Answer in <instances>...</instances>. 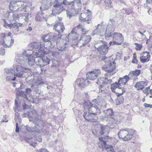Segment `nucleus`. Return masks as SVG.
Segmentation results:
<instances>
[{
  "mask_svg": "<svg viewBox=\"0 0 152 152\" xmlns=\"http://www.w3.org/2000/svg\"><path fill=\"white\" fill-rule=\"evenodd\" d=\"M57 38L56 36L53 33H50L42 37V39L45 43L43 45L45 48L44 52L41 51L39 53L41 54L42 55L44 53H50L51 50L55 46L56 40Z\"/></svg>",
  "mask_w": 152,
  "mask_h": 152,
  "instance_id": "f257e3e1",
  "label": "nucleus"
},
{
  "mask_svg": "<svg viewBox=\"0 0 152 152\" xmlns=\"http://www.w3.org/2000/svg\"><path fill=\"white\" fill-rule=\"evenodd\" d=\"M109 57H106L104 56L103 57L102 60L105 63V65L103 66L102 68L103 70H104L107 72L105 74V76H108L109 77L115 73L114 72V70L115 69V63L113 60L112 61Z\"/></svg>",
  "mask_w": 152,
  "mask_h": 152,
  "instance_id": "f03ea898",
  "label": "nucleus"
},
{
  "mask_svg": "<svg viewBox=\"0 0 152 152\" xmlns=\"http://www.w3.org/2000/svg\"><path fill=\"white\" fill-rule=\"evenodd\" d=\"M129 77L128 75H125L122 78H120L118 80V83L116 82L111 85V88L112 91L115 92L118 90L120 91L118 94L122 95L124 93V91L122 88V86L126 84L127 82L129 80Z\"/></svg>",
  "mask_w": 152,
  "mask_h": 152,
  "instance_id": "7ed1b4c3",
  "label": "nucleus"
},
{
  "mask_svg": "<svg viewBox=\"0 0 152 152\" xmlns=\"http://www.w3.org/2000/svg\"><path fill=\"white\" fill-rule=\"evenodd\" d=\"M42 46H41L40 49L41 51H38L35 53V56L36 57V61H37V62H36L37 65H38L40 68L42 66L49 64L50 61V59L47 57L44 56L45 54H49V53H44L42 55L41 54L40 52L43 51L44 52V48H42Z\"/></svg>",
  "mask_w": 152,
  "mask_h": 152,
  "instance_id": "20e7f679",
  "label": "nucleus"
},
{
  "mask_svg": "<svg viewBox=\"0 0 152 152\" xmlns=\"http://www.w3.org/2000/svg\"><path fill=\"white\" fill-rule=\"evenodd\" d=\"M12 34L9 32L7 34L4 33H0V45H1L5 48L12 46L14 43V40L12 39Z\"/></svg>",
  "mask_w": 152,
  "mask_h": 152,
  "instance_id": "39448f33",
  "label": "nucleus"
},
{
  "mask_svg": "<svg viewBox=\"0 0 152 152\" xmlns=\"http://www.w3.org/2000/svg\"><path fill=\"white\" fill-rule=\"evenodd\" d=\"M104 120L107 122L108 126L110 128H113L115 125L118 122L117 120L115 119V117H113V112L111 109H107L104 111Z\"/></svg>",
  "mask_w": 152,
  "mask_h": 152,
  "instance_id": "423d86ee",
  "label": "nucleus"
},
{
  "mask_svg": "<svg viewBox=\"0 0 152 152\" xmlns=\"http://www.w3.org/2000/svg\"><path fill=\"white\" fill-rule=\"evenodd\" d=\"M88 32V30L84 28L83 26L79 24L72 29L71 33L69 34V36L70 37H72V39L74 40L78 38V35L80 33L83 35Z\"/></svg>",
  "mask_w": 152,
  "mask_h": 152,
  "instance_id": "0eeeda50",
  "label": "nucleus"
},
{
  "mask_svg": "<svg viewBox=\"0 0 152 152\" xmlns=\"http://www.w3.org/2000/svg\"><path fill=\"white\" fill-rule=\"evenodd\" d=\"M134 132V130L126 128L121 129L118 134L120 138H122L124 141H126L132 138Z\"/></svg>",
  "mask_w": 152,
  "mask_h": 152,
  "instance_id": "6e6552de",
  "label": "nucleus"
},
{
  "mask_svg": "<svg viewBox=\"0 0 152 152\" xmlns=\"http://www.w3.org/2000/svg\"><path fill=\"white\" fill-rule=\"evenodd\" d=\"M69 4H67L68 6L67 9V15L70 18L72 16H75L77 14L78 10L80 8L77 6L76 4L72 1H70Z\"/></svg>",
  "mask_w": 152,
  "mask_h": 152,
  "instance_id": "1a4fd4ad",
  "label": "nucleus"
},
{
  "mask_svg": "<svg viewBox=\"0 0 152 152\" xmlns=\"http://www.w3.org/2000/svg\"><path fill=\"white\" fill-rule=\"evenodd\" d=\"M53 4L54 8L51 14L52 16H53L56 14H59L65 9L64 5L62 4L61 3L58 2L57 0H55Z\"/></svg>",
  "mask_w": 152,
  "mask_h": 152,
  "instance_id": "9d476101",
  "label": "nucleus"
},
{
  "mask_svg": "<svg viewBox=\"0 0 152 152\" xmlns=\"http://www.w3.org/2000/svg\"><path fill=\"white\" fill-rule=\"evenodd\" d=\"M13 69L14 70V75L20 78L23 77V72H30L31 71L30 69L19 65L14 66Z\"/></svg>",
  "mask_w": 152,
  "mask_h": 152,
  "instance_id": "9b49d317",
  "label": "nucleus"
},
{
  "mask_svg": "<svg viewBox=\"0 0 152 152\" xmlns=\"http://www.w3.org/2000/svg\"><path fill=\"white\" fill-rule=\"evenodd\" d=\"M97 42L94 46L97 50L99 52H103L104 54H106L109 49L107 42L102 41H99Z\"/></svg>",
  "mask_w": 152,
  "mask_h": 152,
  "instance_id": "f8f14e48",
  "label": "nucleus"
},
{
  "mask_svg": "<svg viewBox=\"0 0 152 152\" xmlns=\"http://www.w3.org/2000/svg\"><path fill=\"white\" fill-rule=\"evenodd\" d=\"M86 104L88 105V111L92 113L93 115L96 116V115L100 114L101 110L97 105L90 102H87Z\"/></svg>",
  "mask_w": 152,
  "mask_h": 152,
  "instance_id": "ddd939ff",
  "label": "nucleus"
},
{
  "mask_svg": "<svg viewBox=\"0 0 152 152\" xmlns=\"http://www.w3.org/2000/svg\"><path fill=\"white\" fill-rule=\"evenodd\" d=\"M60 39V42H56L58 49L60 51H64L66 50L67 48L68 45L69 40L68 38L65 39H61L60 38H58L57 41Z\"/></svg>",
  "mask_w": 152,
  "mask_h": 152,
  "instance_id": "4468645a",
  "label": "nucleus"
},
{
  "mask_svg": "<svg viewBox=\"0 0 152 152\" xmlns=\"http://www.w3.org/2000/svg\"><path fill=\"white\" fill-rule=\"evenodd\" d=\"M7 14H8V17L10 18V16H12L13 18V20L16 21V20L18 19L19 17V16H21V18L24 20V21L26 22H27L28 20V16L29 13H23L21 15H19L17 13H13L12 12H10L8 13L7 12Z\"/></svg>",
  "mask_w": 152,
  "mask_h": 152,
  "instance_id": "2eb2a0df",
  "label": "nucleus"
},
{
  "mask_svg": "<svg viewBox=\"0 0 152 152\" xmlns=\"http://www.w3.org/2000/svg\"><path fill=\"white\" fill-rule=\"evenodd\" d=\"M103 22H102L101 24H98L96 29L94 30L91 33V35L94 36L95 35L102 36L103 35L104 29L103 26L104 25Z\"/></svg>",
  "mask_w": 152,
  "mask_h": 152,
  "instance_id": "dca6fc26",
  "label": "nucleus"
},
{
  "mask_svg": "<svg viewBox=\"0 0 152 152\" xmlns=\"http://www.w3.org/2000/svg\"><path fill=\"white\" fill-rule=\"evenodd\" d=\"M3 26L4 28H10L12 30L13 33L17 32L19 31L18 25L16 23L8 24L5 20H3Z\"/></svg>",
  "mask_w": 152,
  "mask_h": 152,
  "instance_id": "f3484780",
  "label": "nucleus"
},
{
  "mask_svg": "<svg viewBox=\"0 0 152 152\" xmlns=\"http://www.w3.org/2000/svg\"><path fill=\"white\" fill-rule=\"evenodd\" d=\"M100 71L98 69H95L93 71L89 72L87 74V79L91 80L96 79L100 74Z\"/></svg>",
  "mask_w": 152,
  "mask_h": 152,
  "instance_id": "a211bd4d",
  "label": "nucleus"
},
{
  "mask_svg": "<svg viewBox=\"0 0 152 152\" xmlns=\"http://www.w3.org/2000/svg\"><path fill=\"white\" fill-rule=\"evenodd\" d=\"M76 85L81 88H84L86 86L90 84V82L88 79H85L82 77L77 79L76 81Z\"/></svg>",
  "mask_w": 152,
  "mask_h": 152,
  "instance_id": "6ab92c4d",
  "label": "nucleus"
},
{
  "mask_svg": "<svg viewBox=\"0 0 152 152\" xmlns=\"http://www.w3.org/2000/svg\"><path fill=\"white\" fill-rule=\"evenodd\" d=\"M85 12L81 13L79 17V20L82 22L88 21L91 19L90 11L87 10Z\"/></svg>",
  "mask_w": 152,
  "mask_h": 152,
  "instance_id": "aec40b11",
  "label": "nucleus"
},
{
  "mask_svg": "<svg viewBox=\"0 0 152 152\" xmlns=\"http://www.w3.org/2000/svg\"><path fill=\"white\" fill-rule=\"evenodd\" d=\"M91 39V37L90 35H81L78 43L81 45L80 47L83 46L87 45Z\"/></svg>",
  "mask_w": 152,
  "mask_h": 152,
  "instance_id": "412c9836",
  "label": "nucleus"
},
{
  "mask_svg": "<svg viewBox=\"0 0 152 152\" xmlns=\"http://www.w3.org/2000/svg\"><path fill=\"white\" fill-rule=\"evenodd\" d=\"M25 5L24 3L22 1H17L16 2L12 1L11 2L9 5V8L10 10L12 11H16L17 9H18V8H17L16 6L20 7L24 6Z\"/></svg>",
  "mask_w": 152,
  "mask_h": 152,
  "instance_id": "4be33fe9",
  "label": "nucleus"
},
{
  "mask_svg": "<svg viewBox=\"0 0 152 152\" xmlns=\"http://www.w3.org/2000/svg\"><path fill=\"white\" fill-rule=\"evenodd\" d=\"M65 29L63 23L57 21L53 26V29L59 34L62 33Z\"/></svg>",
  "mask_w": 152,
  "mask_h": 152,
  "instance_id": "5701e85b",
  "label": "nucleus"
},
{
  "mask_svg": "<svg viewBox=\"0 0 152 152\" xmlns=\"http://www.w3.org/2000/svg\"><path fill=\"white\" fill-rule=\"evenodd\" d=\"M150 56L149 52L147 51L142 53L140 57V61L142 63L147 62L150 60Z\"/></svg>",
  "mask_w": 152,
  "mask_h": 152,
  "instance_id": "b1692460",
  "label": "nucleus"
},
{
  "mask_svg": "<svg viewBox=\"0 0 152 152\" xmlns=\"http://www.w3.org/2000/svg\"><path fill=\"white\" fill-rule=\"evenodd\" d=\"M92 102L96 103L101 107H106V106L105 101L100 96H98L96 99L92 100Z\"/></svg>",
  "mask_w": 152,
  "mask_h": 152,
  "instance_id": "393cba45",
  "label": "nucleus"
},
{
  "mask_svg": "<svg viewBox=\"0 0 152 152\" xmlns=\"http://www.w3.org/2000/svg\"><path fill=\"white\" fill-rule=\"evenodd\" d=\"M83 116L86 120L91 122H95L96 121V116L93 115L92 113L89 111L88 112H85Z\"/></svg>",
  "mask_w": 152,
  "mask_h": 152,
  "instance_id": "a878e982",
  "label": "nucleus"
},
{
  "mask_svg": "<svg viewBox=\"0 0 152 152\" xmlns=\"http://www.w3.org/2000/svg\"><path fill=\"white\" fill-rule=\"evenodd\" d=\"M113 40L117 41L121 45L124 41V37L121 34L115 32L113 35Z\"/></svg>",
  "mask_w": 152,
  "mask_h": 152,
  "instance_id": "bb28decb",
  "label": "nucleus"
},
{
  "mask_svg": "<svg viewBox=\"0 0 152 152\" xmlns=\"http://www.w3.org/2000/svg\"><path fill=\"white\" fill-rule=\"evenodd\" d=\"M26 128L27 131L30 132H39L41 130V128L38 125L35 126L34 127H29L27 125Z\"/></svg>",
  "mask_w": 152,
  "mask_h": 152,
  "instance_id": "cd10ccee",
  "label": "nucleus"
},
{
  "mask_svg": "<svg viewBox=\"0 0 152 152\" xmlns=\"http://www.w3.org/2000/svg\"><path fill=\"white\" fill-rule=\"evenodd\" d=\"M147 84L146 81H140L136 83L134 87L137 90H142L146 86Z\"/></svg>",
  "mask_w": 152,
  "mask_h": 152,
  "instance_id": "c85d7f7f",
  "label": "nucleus"
},
{
  "mask_svg": "<svg viewBox=\"0 0 152 152\" xmlns=\"http://www.w3.org/2000/svg\"><path fill=\"white\" fill-rule=\"evenodd\" d=\"M29 46L34 48L37 49L39 47V48L38 50H36L34 52H38V51L39 50L40 51H41V50L40 49L41 46H42V48H43L44 49L45 48L43 45V43H42V44L41 43H39L38 42H34L30 43L29 45Z\"/></svg>",
  "mask_w": 152,
  "mask_h": 152,
  "instance_id": "c756f323",
  "label": "nucleus"
},
{
  "mask_svg": "<svg viewBox=\"0 0 152 152\" xmlns=\"http://www.w3.org/2000/svg\"><path fill=\"white\" fill-rule=\"evenodd\" d=\"M36 52H33L32 50L28 49L24 51L23 52V55L27 58L32 56H35Z\"/></svg>",
  "mask_w": 152,
  "mask_h": 152,
  "instance_id": "7c9ffc66",
  "label": "nucleus"
},
{
  "mask_svg": "<svg viewBox=\"0 0 152 152\" xmlns=\"http://www.w3.org/2000/svg\"><path fill=\"white\" fill-rule=\"evenodd\" d=\"M36 58H35L34 57H33V56L29 58H26V61H25V62H27L29 66H32L34 64L37 65L36 62H37V61H36Z\"/></svg>",
  "mask_w": 152,
  "mask_h": 152,
  "instance_id": "2f4dec72",
  "label": "nucleus"
},
{
  "mask_svg": "<svg viewBox=\"0 0 152 152\" xmlns=\"http://www.w3.org/2000/svg\"><path fill=\"white\" fill-rule=\"evenodd\" d=\"M23 57L20 55L17 54L15 58V61L18 64L24 65L25 63V61L23 59Z\"/></svg>",
  "mask_w": 152,
  "mask_h": 152,
  "instance_id": "473e14b6",
  "label": "nucleus"
},
{
  "mask_svg": "<svg viewBox=\"0 0 152 152\" xmlns=\"http://www.w3.org/2000/svg\"><path fill=\"white\" fill-rule=\"evenodd\" d=\"M110 26H107L105 33V37H110L112 36V33L113 32L114 30V28H110Z\"/></svg>",
  "mask_w": 152,
  "mask_h": 152,
  "instance_id": "72a5a7b5",
  "label": "nucleus"
},
{
  "mask_svg": "<svg viewBox=\"0 0 152 152\" xmlns=\"http://www.w3.org/2000/svg\"><path fill=\"white\" fill-rule=\"evenodd\" d=\"M140 70L135 69L134 71H130L128 76L131 78L132 77H137L140 74Z\"/></svg>",
  "mask_w": 152,
  "mask_h": 152,
  "instance_id": "f704fd0d",
  "label": "nucleus"
},
{
  "mask_svg": "<svg viewBox=\"0 0 152 152\" xmlns=\"http://www.w3.org/2000/svg\"><path fill=\"white\" fill-rule=\"evenodd\" d=\"M104 77H101L99 78L98 79L97 83L99 84L101 83L106 84L108 82V76H105V75H104Z\"/></svg>",
  "mask_w": 152,
  "mask_h": 152,
  "instance_id": "c9c22d12",
  "label": "nucleus"
},
{
  "mask_svg": "<svg viewBox=\"0 0 152 152\" xmlns=\"http://www.w3.org/2000/svg\"><path fill=\"white\" fill-rule=\"evenodd\" d=\"M50 6V3L49 2H45V3H42L40 7V10L42 11L49 9Z\"/></svg>",
  "mask_w": 152,
  "mask_h": 152,
  "instance_id": "e433bc0d",
  "label": "nucleus"
},
{
  "mask_svg": "<svg viewBox=\"0 0 152 152\" xmlns=\"http://www.w3.org/2000/svg\"><path fill=\"white\" fill-rule=\"evenodd\" d=\"M109 129L105 126H102L101 127V130L100 132V134L102 135H107L108 134Z\"/></svg>",
  "mask_w": 152,
  "mask_h": 152,
  "instance_id": "4c0bfd02",
  "label": "nucleus"
},
{
  "mask_svg": "<svg viewBox=\"0 0 152 152\" xmlns=\"http://www.w3.org/2000/svg\"><path fill=\"white\" fill-rule=\"evenodd\" d=\"M44 14L42 12H38L36 15L35 19L37 21H42L44 19Z\"/></svg>",
  "mask_w": 152,
  "mask_h": 152,
  "instance_id": "58836bf2",
  "label": "nucleus"
},
{
  "mask_svg": "<svg viewBox=\"0 0 152 152\" xmlns=\"http://www.w3.org/2000/svg\"><path fill=\"white\" fill-rule=\"evenodd\" d=\"M105 138L106 139L110 140L112 143L114 145H115L118 142V140L115 138L110 137L107 136H106Z\"/></svg>",
  "mask_w": 152,
  "mask_h": 152,
  "instance_id": "ea45409f",
  "label": "nucleus"
},
{
  "mask_svg": "<svg viewBox=\"0 0 152 152\" xmlns=\"http://www.w3.org/2000/svg\"><path fill=\"white\" fill-rule=\"evenodd\" d=\"M15 107L13 108L15 112H16V110L18 111H20L21 109L20 108V106H19L18 104L17 100L16 99H15Z\"/></svg>",
  "mask_w": 152,
  "mask_h": 152,
  "instance_id": "a19ab883",
  "label": "nucleus"
},
{
  "mask_svg": "<svg viewBox=\"0 0 152 152\" xmlns=\"http://www.w3.org/2000/svg\"><path fill=\"white\" fill-rule=\"evenodd\" d=\"M5 72L7 74H12L14 75V70L12 69L5 68L4 69Z\"/></svg>",
  "mask_w": 152,
  "mask_h": 152,
  "instance_id": "79ce46f5",
  "label": "nucleus"
},
{
  "mask_svg": "<svg viewBox=\"0 0 152 152\" xmlns=\"http://www.w3.org/2000/svg\"><path fill=\"white\" fill-rule=\"evenodd\" d=\"M99 93L101 94H104L106 90L104 87L102 85H100L98 87Z\"/></svg>",
  "mask_w": 152,
  "mask_h": 152,
  "instance_id": "37998d69",
  "label": "nucleus"
},
{
  "mask_svg": "<svg viewBox=\"0 0 152 152\" xmlns=\"http://www.w3.org/2000/svg\"><path fill=\"white\" fill-rule=\"evenodd\" d=\"M16 77H13L12 76L10 75L6 76V80L7 81H14L15 80Z\"/></svg>",
  "mask_w": 152,
  "mask_h": 152,
  "instance_id": "c03bdc74",
  "label": "nucleus"
},
{
  "mask_svg": "<svg viewBox=\"0 0 152 152\" xmlns=\"http://www.w3.org/2000/svg\"><path fill=\"white\" fill-rule=\"evenodd\" d=\"M115 23V21L113 19H110L108 23V24L107 26H110V28H114V26Z\"/></svg>",
  "mask_w": 152,
  "mask_h": 152,
  "instance_id": "a18cd8bd",
  "label": "nucleus"
},
{
  "mask_svg": "<svg viewBox=\"0 0 152 152\" xmlns=\"http://www.w3.org/2000/svg\"><path fill=\"white\" fill-rule=\"evenodd\" d=\"M124 100L123 97L121 98H118L116 101V104L119 105L121 104L124 102Z\"/></svg>",
  "mask_w": 152,
  "mask_h": 152,
  "instance_id": "49530a36",
  "label": "nucleus"
},
{
  "mask_svg": "<svg viewBox=\"0 0 152 152\" xmlns=\"http://www.w3.org/2000/svg\"><path fill=\"white\" fill-rule=\"evenodd\" d=\"M80 9L81 8V0H74L72 1Z\"/></svg>",
  "mask_w": 152,
  "mask_h": 152,
  "instance_id": "de8ad7c7",
  "label": "nucleus"
},
{
  "mask_svg": "<svg viewBox=\"0 0 152 152\" xmlns=\"http://www.w3.org/2000/svg\"><path fill=\"white\" fill-rule=\"evenodd\" d=\"M103 146H104L107 151L113 148L112 145L107 144L106 142H104V145H103Z\"/></svg>",
  "mask_w": 152,
  "mask_h": 152,
  "instance_id": "09e8293b",
  "label": "nucleus"
},
{
  "mask_svg": "<svg viewBox=\"0 0 152 152\" xmlns=\"http://www.w3.org/2000/svg\"><path fill=\"white\" fill-rule=\"evenodd\" d=\"M134 44L135 45V49L137 50H140L142 48V45L141 44H139L137 43H135Z\"/></svg>",
  "mask_w": 152,
  "mask_h": 152,
  "instance_id": "8fccbe9b",
  "label": "nucleus"
},
{
  "mask_svg": "<svg viewBox=\"0 0 152 152\" xmlns=\"http://www.w3.org/2000/svg\"><path fill=\"white\" fill-rule=\"evenodd\" d=\"M32 113H33L34 114L32 117H32L33 119H34L35 120L37 119V114L35 110H34L32 111Z\"/></svg>",
  "mask_w": 152,
  "mask_h": 152,
  "instance_id": "3c124183",
  "label": "nucleus"
},
{
  "mask_svg": "<svg viewBox=\"0 0 152 152\" xmlns=\"http://www.w3.org/2000/svg\"><path fill=\"white\" fill-rule=\"evenodd\" d=\"M52 55L53 57L57 58L59 55V53L58 52L56 51H53L52 52Z\"/></svg>",
  "mask_w": 152,
  "mask_h": 152,
  "instance_id": "603ef678",
  "label": "nucleus"
},
{
  "mask_svg": "<svg viewBox=\"0 0 152 152\" xmlns=\"http://www.w3.org/2000/svg\"><path fill=\"white\" fill-rule=\"evenodd\" d=\"M133 63L136 64L137 62V61L136 58V56L135 53H134L133 55V58L132 61Z\"/></svg>",
  "mask_w": 152,
  "mask_h": 152,
  "instance_id": "864d4df0",
  "label": "nucleus"
},
{
  "mask_svg": "<svg viewBox=\"0 0 152 152\" xmlns=\"http://www.w3.org/2000/svg\"><path fill=\"white\" fill-rule=\"evenodd\" d=\"M52 62V66L53 67H56L58 65V62L55 60H53Z\"/></svg>",
  "mask_w": 152,
  "mask_h": 152,
  "instance_id": "5fc2aeb1",
  "label": "nucleus"
},
{
  "mask_svg": "<svg viewBox=\"0 0 152 152\" xmlns=\"http://www.w3.org/2000/svg\"><path fill=\"white\" fill-rule=\"evenodd\" d=\"M111 1H109L106 4V8L107 9L110 8L112 7V6L111 5Z\"/></svg>",
  "mask_w": 152,
  "mask_h": 152,
  "instance_id": "6e6d98bb",
  "label": "nucleus"
},
{
  "mask_svg": "<svg viewBox=\"0 0 152 152\" xmlns=\"http://www.w3.org/2000/svg\"><path fill=\"white\" fill-rule=\"evenodd\" d=\"M109 44L110 45H120L119 43L115 40H114V41L111 42H110Z\"/></svg>",
  "mask_w": 152,
  "mask_h": 152,
  "instance_id": "4d7b16f0",
  "label": "nucleus"
},
{
  "mask_svg": "<svg viewBox=\"0 0 152 152\" xmlns=\"http://www.w3.org/2000/svg\"><path fill=\"white\" fill-rule=\"evenodd\" d=\"M106 136H105L104 137H99V140L100 141V142H103V145H104V142H106V141H105L104 140V139H106L105 138V137H106Z\"/></svg>",
  "mask_w": 152,
  "mask_h": 152,
  "instance_id": "13d9d810",
  "label": "nucleus"
},
{
  "mask_svg": "<svg viewBox=\"0 0 152 152\" xmlns=\"http://www.w3.org/2000/svg\"><path fill=\"white\" fill-rule=\"evenodd\" d=\"M37 85L38 86H40L43 84H45V82H44L43 81L38 80L37 82ZM46 85H48V84H46Z\"/></svg>",
  "mask_w": 152,
  "mask_h": 152,
  "instance_id": "bf43d9fd",
  "label": "nucleus"
},
{
  "mask_svg": "<svg viewBox=\"0 0 152 152\" xmlns=\"http://www.w3.org/2000/svg\"><path fill=\"white\" fill-rule=\"evenodd\" d=\"M149 90L150 87H148L145 88V89L143 91V93L146 94H148L149 93Z\"/></svg>",
  "mask_w": 152,
  "mask_h": 152,
  "instance_id": "052dcab7",
  "label": "nucleus"
},
{
  "mask_svg": "<svg viewBox=\"0 0 152 152\" xmlns=\"http://www.w3.org/2000/svg\"><path fill=\"white\" fill-rule=\"evenodd\" d=\"M5 50L3 48H0V54L2 55H4L5 54Z\"/></svg>",
  "mask_w": 152,
  "mask_h": 152,
  "instance_id": "680f3d73",
  "label": "nucleus"
},
{
  "mask_svg": "<svg viewBox=\"0 0 152 152\" xmlns=\"http://www.w3.org/2000/svg\"><path fill=\"white\" fill-rule=\"evenodd\" d=\"M38 152H49L47 150L44 148L40 149Z\"/></svg>",
  "mask_w": 152,
  "mask_h": 152,
  "instance_id": "e2e57ef3",
  "label": "nucleus"
},
{
  "mask_svg": "<svg viewBox=\"0 0 152 152\" xmlns=\"http://www.w3.org/2000/svg\"><path fill=\"white\" fill-rule=\"evenodd\" d=\"M31 90L30 88H27L26 89L25 92L28 94H30L31 93Z\"/></svg>",
  "mask_w": 152,
  "mask_h": 152,
  "instance_id": "0e129e2a",
  "label": "nucleus"
},
{
  "mask_svg": "<svg viewBox=\"0 0 152 152\" xmlns=\"http://www.w3.org/2000/svg\"><path fill=\"white\" fill-rule=\"evenodd\" d=\"M15 131L17 132H19L18 125L17 123H16V129Z\"/></svg>",
  "mask_w": 152,
  "mask_h": 152,
  "instance_id": "69168bd1",
  "label": "nucleus"
},
{
  "mask_svg": "<svg viewBox=\"0 0 152 152\" xmlns=\"http://www.w3.org/2000/svg\"><path fill=\"white\" fill-rule=\"evenodd\" d=\"M69 2L70 1H67V0H63V3L65 5H67V4L69 3Z\"/></svg>",
  "mask_w": 152,
  "mask_h": 152,
  "instance_id": "338daca9",
  "label": "nucleus"
},
{
  "mask_svg": "<svg viewBox=\"0 0 152 152\" xmlns=\"http://www.w3.org/2000/svg\"><path fill=\"white\" fill-rule=\"evenodd\" d=\"M139 32L141 35L142 37L144 39H146V37L145 35L142 32L140 31H139Z\"/></svg>",
  "mask_w": 152,
  "mask_h": 152,
  "instance_id": "774afa93",
  "label": "nucleus"
}]
</instances>
